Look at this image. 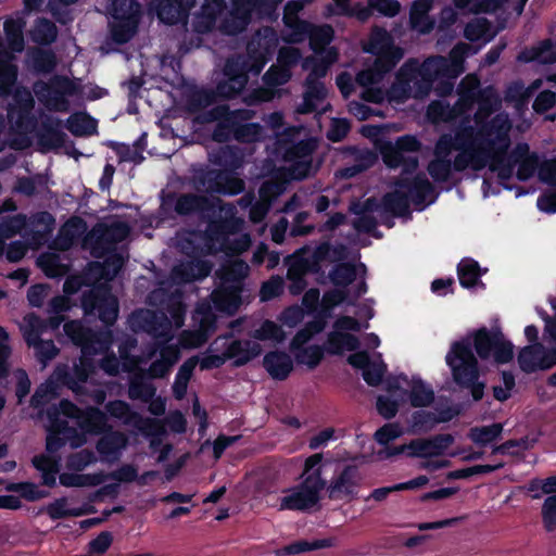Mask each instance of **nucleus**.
<instances>
[{
    "instance_id": "f257e3e1",
    "label": "nucleus",
    "mask_w": 556,
    "mask_h": 556,
    "mask_svg": "<svg viewBox=\"0 0 556 556\" xmlns=\"http://www.w3.org/2000/svg\"><path fill=\"white\" fill-rule=\"evenodd\" d=\"M80 306L86 318H98L104 328L93 330L79 320L66 321L63 326L64 333L73 344L80 348L81 356L72 369L67 365H58L52 374L59 384L67 387L77 395L86 393L84 383L96 369L92 356L106 353L111 349L114 340L111 327L116 323L119 313L118 300L106 285L85 291L80 298Z\"/></svg>"
},
{
    "instance_id": "f03ea898",
    "label": "nucleus",
    "mask_w": 556,
    "mask_h": 556,
    "mask_svg": "<svg viewBox=\"0 0 556 556\" xmlns=\"http://www.w3.org/2000/svg\"><path fill=\"white\" fill-rule=\"evenodd\" d=\"M510 129L511 123L508 116L504 113H498L492 117V123L480 130V136L482 137L495 135L492 139L484 138L489 144L495 148L489 169L497 174L500 182L506 189H510L505 182L511 179L516 166L517 179L527 181L533 177L540 164L538 154L530 151L527 142H518L509 150L511 144Z\"/></svg>"
},
{
    "instance_id": "7ed1b4c3",
    "label": "nucleus",
    "mask_w": 556,
    "mask_h": 556,
    "mask_svg": "<svg viewBox=\"0 0 556 556\" xmlns=\"http://www.w3.org/2000/svg\"><path fill=\"white\" fill-rule=\"evenodd\" d=\"M463 71L464 59L454 48L450 52V59L442 55H432L420 65L414 66L413 61H409L400 70L399 75L413 89L414 98L421 99L431 92L437 80H441L440 94L450 93L453 89V83L450 79L457 78Z\"/></svg>"
},
{
    "instance_id": "20e7f679",
    "label": "nucleus",
    "mask_w": 556,
    "mask_h": 556,
    "mask_svg": "<svg viewBox=\"0 0 556 556\" xmlns=\"http://www.w3.org/2000/svg\"><path fill=\"white\" fill-rule=\"evenodd\" d=\"M264 31L266 35L263 38L258 37L248 43V58L237 55L227 59L224 66L226 79L217 84L219 97L229 100L237 98L248 84L249 73L258 74L262 71L277 46L274 30L267 27Z\"/></svg>"
},
{
    "instance_id": "39448f33",
    "label": "nucleus",
    "mask_w": 556,
    "mask_h": 556,
    "mask_svg": "<svg viewBox=\"0 0 556 556\" xmlns=\"http://www.w3.org/2000/svg\"><path fill=\"white\" fill-rule=\"evenodd\" d=\"M445 361L451 368L454 382L460 389L469 390L473 401H481L485 383L479 380V363L472 352L470 341L467 339L455 341L446 354Z\"/></svg>"
},
{
    "instance_id": "423d86ee",
    "label": "nucleus",
    "mask_w": 556,
    "mask_h": 556,
    "mask_svg": "<svg viewBox=\"0 0 556 556\" xmlns=\"http://www.w3.org/2000/svg\"><path fill=\"white\" fill-rule=\"evenodd\" d=\"M214 207L213 201L206 195L169 191L167 193L162 192L159 212L163 219H172L175 215L203 216L213 212Z\"/></svg>"
},
{
    "instance_id": "0eeeda50",
    "label": "nucleus",
    "mask_w": 556,
    "mask_h": 556,
    "mask_svg": "<svg viewBox=\"0 0 556 556\" xmlns=\"http://www.w3.org/2000/svg\"><path fill=\"white\" fill-rule=\"evenodd\" d=\"M472 346L482 361L493 358L497 365H505L514 359V344L507 340L500 328L481 327L472 334Z\"/></svg>"
},
{
    "instance_id": "6e6552de",
    "label": "nucleus",
    "mask_w": 556,
    "mask_h": 556,
    "mask_svg": "<svg viewBox=\"0 0 556 556\" xmlns=\"http://www.w3.org/2000/svg\"><path fill=\"white\" fill-rule=\"evenodd\" d=\"M33 90L38 101L51 112H67L70 102L66 96L77 93L76 84L63 75H54L48 81L37 80Z\"/></svg>"
},
{
    "instance_id": "1a4fd4ad",
    "label": "nucleus",
    "mask_w": 556,
    "mask_h": 556,
    "mask_svg": "<svg viewBox=\"0 0 556 556\" xmlns=\"http://www.w3.org/2000/svg\"><path fill=\"white\" fill-rule=\"evenodd\" d=\"M129 233L130 227L125 222L98 223L86 235L84 244L90 248L93 257L102 258L114 252L116 244L126 240Z\"/></svg>"
},
{
    "instance_id": "9d476101",
    "label": "nucleus",
    "mask_w": 556,
    "mask_h": 556,
    "mask_svg": "<svg viewBox=\"0 0 556 556\" xmlns=\"http://www.w3.org/2000/svg\"><path fill=\"white\" fill-rule=\"evenodd\" d=\"M493 112L491 104L485 100H480L478 104V110L475 114L476 123L479 125L477 131H475L473 127L465 126L460 127L456 130L454 137H452V142L454 143V150H463V151H479L483 150L484 152H495V148L485 141V137L480 136V130L483 127H486L490 123H492V118L486 122H482V118L488 117ZM494 135L486 137L488 139H492Z\"/></svg>"
},
{
    "instance_id": "9b49d317",
    "label": "nucleus",
    "mask_w": 556,
    "mask_h": 556,
    "mask_svg": "<svg viewBox=\"0 0 556 556\" xmlns=\"http://www.w3.org/2000/svg\"><path fill=\"white\" fill-rule=\"evenodd\" d=\"M316 149V143L311 140H300L288 143L282 153V161L288 163V167H281L290 179L302 181L306 179L313 168L312 155Z\"/></svg>"
},
{
    "instance_id": "f8f14e48",
    "label": "nucleus",
    "mask_w": 556,
    "mask_h": 556,
    "mask_svg": "<svg viewBox=\"0 0 556 556\" xmlns=\"http://www.w3.org/2000/svg\"><path fill=\"white\" fill-rule=\"evenodd\" d=\"M394 186L408 195L409 203H413L417 211H422L433 204L439 197L435 187L422 172L414 176L400 175L394 180Z\"/></svg>"
},
{
    "instance_id": "ddd939ff",
    "label": "nucleus",
    "mask_w": 556,
    "mask_h": 556,
    "mask_svg": "<svg viewBox=\"0 0 556 556\" xmlns=\"http://www.w3.org/2000/svg\"><path fill=\"white\" fill-rule=\"evenodd\" d=\"M239 112L230 110L227 104L215 105L201 114L195 119L200 124L216 123L212 139L218 143H225L233 139L235 118Z\"/></svg>"
},
{
    "instance_id": "4468645a",
    "label": "nucleus",
    "mask_w": 556,
    "mask_h": 556,
    "mask_svg": "<svg viewBox=\"0 0 556 556\" xmlns=\"http://www.w3.org/2000/svg\"><path fill=\"white\" fill-rule=\"evenodd\" d=\"M361 476L357 466L345 465L343 469L332 478L327 486V495L331 501H352L357 497Z\"/></svg>"
},
{
    "instance_id": "2eb2a0df",
    "label": "nucleus",
    "mask_w": 556,
    "mask_h": 556,
    "mask_svg": "<svg viewBox=\"0 0 556 556\" xmlns=\"http://www.w3.org/2000/svg\"><path fill=\"white\" fill-rule=\"evenodd\" d=\"M198 0H152L151 9L155 11L160 22L173 26L187 27L190 11Z\"/></svg>"
},
{
    "instance_id": "dca6fc26",
    "label": "nucleus",
    "mask_w": 556,
    "mask_h": 556,
    "mask_svg": "<svg viewBox=\"0 0 556 556\" xmlns=\"http://www.w3.org/2000/svg\"><path fill=\"white\" fill-rule=\"evenodd\" d=\"M252 7L249 0H232L228 15L220 23V30L228 36L243 33L252 21Z\"/></svg>"
},
{
    "instance_id": "f3484780",
    "label": "nucleus",
    "mask_w": 556,
    "mask_h": 556,
    "mask_svg": "<svg viewBox=\"0 0 556 556\" xmlns=\"http://www.w3.org/2000/svg\"><path fill=\"white\" fill-rule=\"evenodd\" d=\"M62 122L58 117L46 116L36 131L37 143L41 152L60 149L67 138L61 129Z\"/></svg>"
},
{
    "instance_id": "a211bd4d",
    "label": "nucleus",
    "mask_w": 556,
    "mask_h": 556,
    "mask_svg": "<svg viewBox=\"0 0 556 556\" xmlns=\"http://www.w3.org/2000/svg\"><path fill=\"white\" fill-rule=\"evenodd\" d=\"M454 443L450 433L435 434L429 439H414L409 442L408 457L428 458L442 455Z\"/></svg>"
},
{
    "instance_id": "6ab92c4d",
    "label": "nucleus",
    "mask_w": 556,
    "mask_h": 556,
    "mask_svg": "<svg viewBox=\"0 0 556 556\" xmlns=\"http://www.w3.org/2000/svg\"><path fill=\"white\" fill-rule=\"evenodd\" d=\"M212 271V264L206 260L194 258L176 265L172 278L178 283H189L206 278Z\"/></svg>"
},
{
    "instance_id": "aec40b11",
    "label": "nucleus",
    "mask_w": 556,
    "mask_h": 556,
    "mask_svg": "<svg viewBox=\"0 0 556 556\" xmlns=\"http://www.w3.org/2000/svg\"><path fill=\"white\" fill-rule=\"evenodd\" d=\"M458 154L452 161L453 170L462 173L467 168H471L476 172L482 170L485 166L489 167L492 162L494 152L479 151H463L457 150Z\"/></svg>"
},
{
    "instance_id": "412c9836",
    "label": "nucleus",
    "mask_w": 556,
    "mask_h": 556,
    "mask_svg": "<svg viewBox=\"0 0 556 556\" xmlns=\"http://www.w3.org/2000/svg\"><path fill=\"white\" fill-rule=\"evenodd\" d=\"M211 299L216 311L232 315L241 304V289L233 286L220 287L212 292Z\"/></svg>"
},
{
    "instance_id": "4be33fe9",
    "label": "nucleus",
    "mask_w": 556,
    "mask_h": 556,
    "mask_svg": "<svg viewBox=\"0 0 556 556\" xmlns=\"http://www.w3.org/2000/svg\"><path fill=\"white\" fill-rule=\"evenodd\" d=\"M263 366L275 380H286L293 369L289 354L283 351H270L263 358Z\"/></svg>"
},
{
    "instance_id": "5701e85b",
    "label": "nucleus",
    "mask_w": 556,
    "mask_h": 556,
    "mask_svg": "<svg viewBox=\"0 0 556 556\" xmlns=\"http://www.w3.org/2000/svg\"><path fill=\"white\" fill-rule=\"evenodd\" d=\"M262 348L257 342L250 340H233L226 348V357L233 359L236 367H241L257 357Z\"/></svg>"
},
{
    "instance_id": "b1692460",
    "label": "nucleus",
    "mask_w": 556,
    "mask_h": 556,
    "mask_svg": "<svg viewBox=\"0 0 556 556\" xmlns=\"http://www.w3.org/2000/svg\"><path fill=\"white\" fill-rule=\"evenodd\" d=\"M77 426L84 433L100 435L110 429L111 425H109L108 416L104 412L96 406H88L83 409Z\"/></svg>"
},
{
    "instance_id": "393cba45",
    "label": "nucleus",
    "mask_w": 556,
    "mask_h": 556,
    "mask_svg": "<svg viewBox=\"0 0 556 556\" xmlns=\"http://www.w3.org/2000/svg\"><path fill=\"white\" fill-rule=\"evenodd\" d=\"M31 240L41 244L51 236L55 227V218L48 211H39L27 217Z\"/></svg>"
},
{
    "instance_id": "a878e982",
    "label": "nucleus",
    "mask_w": 556,
    "mask_h": 556,
    "mask_svg": "<svg viewBox=\"0 0 556 556\" xmlns=\"http://www.w3.org/2000/svg\"><path fill=\"white\" fill-rule=\"evenodd\" d=\"M382 161L391 169L402 168L401 175H413L418 167V159L403 154L394 144H387L382 151Z\"/></svg>"
},
{
    "instance_id": "bb28decb",
    "label": "nucleus",
    "mask_w": 556,
    "mask_h": 556,
    "mask_svg": "<svg viewBox=\"0 0 556 556\" xmlns=\"http://www.w3.org/2000/svg\"><path fill=\"white\" fill-rule=\"evenodd\" d=\"M101 438L97 442V451L103 457L117 458L119 452L127 446L128 438L118 430H113L112 426L105 432L101 433Z\"/></svg>"
},
{
    "instance_id": "cd10ccee",
    "label": "nucleus",
    "mask_w": 556,
    "mask_h": 556,
    "mask_svg": "<svg viewBox=\"0 0 556 556\" xmlns=\"http://www.w3.org/2000/svg\"><path fill=\"white\" fill-rule=\"evenodd\" d=\"M485 273L486 268L482 269L480 264L471 257L462 258L457 265L459 285L465 289H471L477 286L484 287L481 277Z\"/></svg>"
},
{
    "instance_id": "c85d7f7f",
    "label": "nucleus",
    "mask_w": 556,
    "mask_h": 556,
    "mask_svg": "<svg viewBox=\"0 0 556 556\" xmlns=\"http://www.w3.org/2000/svg\"><path fill=\"white\" fill-rule=\"evenodd\" d=\"M134 317L143 331L155 338L162 337L169 327V321L163 313L146 309L134 314Z\"/></svg>"
},
{
    "instance_id": "c756f323",
    "label": "nucleus",
    "mask_w": 556,
    "mask_h": 556,
    "mask_svg": "<svg viewBox=\"0 0 556 556\" xmlns=\"http://www.w3.org/2000/svg\"><path fill=\"white\" fill-rule=\"evenodd\" d=\"M381 206L384 212L390 213L394 217H412L408 195L402 189L396 188L393 191L387 192L381 199Z\"/></svg>"
},
{
    "instance_id": "7c9ffc66",
    "label": "nucleus",
    "mask_w": 556,
    "mask_h": 556,
    "mask_svg": "<svg viewBox=\"0 0 556 556\" xmlns=\"http://www.w3.org/2000/svg\"><path fill=\"white\" fill-rule=\"evenodd\" d=\"M235 118L233 139L241 143H252L260 139L262 127L258 123H244L249 118L247 110L238 109Z\"/></svg>"
},
{
    "instance_id": "2f4dec72",
    "label": "nucleus",
    "mask_w": 556,
    "mask_h": 556,
    "mask_svg": "<svg viewBox=\"0 0 556 556\" xmlns=\"http://www.w3.org/2000/svg\"><path fill=\"white\" fill-rule=\"evenodd\" d=\"M361 345L358 338L355 334L342 331H331L328 333L324 348V353L330 355H341L344 350L356 351Z\"/></svg>"
},
{
    "instance_id": "473e14b6",
    "label": "nucleus",
    "mask_w": 556,
    "mask_h": 556,
    "mask_svg": "<svg viewBox=\"0 0 556 556\" xmlns=\"http://www.w3.org/2000/svg\"><path fill=\"white\" fill-rule=\"evenodd\" d=\"M65 127L75 137H90L98 132V121L87 112H75L66 119Z\"/></svg>"
},
{
    "instance_id": "72a5a7b5",
    "label": "nucleus",
    "mask_w": 556,
    "mask_h": 556,
    "mask_svg": "<svg viewBox=\"0 0 556 556\" xmlns=\"http://www.w3.org/2000/svg\"><path fill=\"white\" fill-rule=\"evenodd\" d=\"M318 500L308 491L296 485L290 490V494L281 498L280 509L305 511L318 504Z\"/></svg>"
},
{
    "instance_id": "f704fd0d",
    "label": "nucleus",
    "mask_w": 556,
    "mask_h": 556,
    "mask_svg": "<svg viewBox=\"0 0 556 556\" xmlns=\"http://www.w3.org/2000/svg\"><path fill=\"white\" fill-rule=\"evenodd\" d=\"M58 34L56 25L47 17H37L29 30L31 41L42 47H49L55 42Z\"/></svg>"
},
{
    "instance_id": "c9c22d12",
    "label": "nucleus",
    "mask_w": 556,
    "mask_h": 556,
    "mask_svg": "<svg viewBox=\"0 0 556 556\" xmlns=\"http://www.w3.org/2000/svg\"><path fill=\"white\" fill-rule=\"evenodd\" d=\"M269 176L270 178L263 181L258 190L263 199L280 195L286 190L287 185L292 180L282 168L276 166H273Z\"/></svg>"
},
{
    "instance_id": "e433bc0d",
    "label": "nucleus",
    "mask_w": 556,
    "mask_h": 556,
    "mask_svg": "<svg viewBox=\"0 0 556 556\" xmlns=\"http://www.w3.org/2000/svg\"><path fill=\"white\" fill-rule=\"evenodd\" d=\"M218 92L217 89L198 88L190 91L186 97L187 110L192 113L201 114L206 111L210 105L215 103Z\"/></svg>"
},
{
    "instance_id": "4c0bfd02",
    "label": "nucleus",
    "mask_w": 556,
    "mask_h": 556,
    "mask_svg": "<svg viewBox=\"0 0 556 556\" xmlns=\"http://www.w3.org/2000/svg\"><path fill=\"white\" fill-rule=\"evenodd\" d=\"M544 345L542 343L523 346L518 354V365L526 374H533L541 370V359Z\"/></svg>"
},
{
    "instance_id": "58836bf2",
    "label": "nucleus",
    "mask_w": 556,
    "mask_h": 556,
    "mask_svg": "<svg viewBox=\"0 0 556 556\" xmlns=\"http://www.w3.org/2000/svg\"><path fill=\"white\" fill-rule=\"evenodd\" d=\"M211 160L214 164L223 167L222 170L233 172L242 166L243 155L239 148L225 146L215 151Z\"/></svg>"
},
{
    "instance_id": "ea45409f",
    "label": "nucleus",
    "mask_w": 556,
    "mask_h": 556,
    "mask_svg": "<svg viewBox=\"0 0 556 556\" xmlns=\"http://www.w3.org/2000/svg\"><path fill=\"white\" fill-rule=\"evenodd\" d=\"M178 352L172 346H166L161 350V358L153 361L148 368V376L151 379L165 378L170 367L176 363Z\"/></svg>"
},
{
    "instance_id": "a19ab883",
    "label": "nucleus",
    "mask_w": 556,
    "mask_h": 556,
    "mask_svg": "<svg viewBox=\"0 0 556 556\" xmlns=\"http://www.w3.org/2000/svg\"><path fill=\"white\" fill-rule=\"evenodd\" d=\"M156 394L155 386L143 375L134 376L128 386V397L132 401L150 402Z\"/></svg>"
},
{
    "instance_id": "79ce46f5",
    "label": "nucleus",
    "mask_w": 556,
    "mask_h": 556,
    "mask_svg": "<svg viewBox=\"0 0 556 556\" xmlns=\"http://www.w3.org/2000/svg\"><path fill=\"white\" fill-rule=\"evenodd\" d=\"M25 21L18 18H7L3 24V29L9 48L13 52H22L25 47L23 29L25 27Z\"/></svg>"
},
{
    "instance_id": "37998d69",
    "label": "nucleus",
    "mask_w": 556,
    "mask_h": 556,
    "mask_svg": "<svg viewBox=\"0 0 556 556\" xmlns=\"http://www.w3.org/2000/svg\"><path fill=\"white\" fill-rule=\"evenodd\" d=\"M198 364L197 357H190L179 367L173 383V395L176 400H182L187 394L188 383Z\"/></svg>"
},
{
    "instance_id": "c03bdc74",
    "label": "nucleus",
    "mask_w": 556,
    "mask_h": 556,
    "mask_svg": "<svg viewBox=\"0 0 556 556\" xmlns=\"http://www.w3.org/2000/svg\"><path fill=\"white\" fill-rule=\"evenodd\" d=\"M375 56L376 59L372 63L375 70L378 71L380 76H384L400 63L404 56V51L401 47L393 45Z\"/></svg>"
},
{
    "instance_id": "a18cd8bd",
    "label": "nucleus",
    "mask_w": 556,
    "mask_h": 556,
    "mask_svg": "<svg viewBox=\"0 0 556 556\" xmlns=\"http://www.w3.org/2000/svg\"><path fill=\"white\" fill-rule=\"evenodd\" d=\"M224 170L201 168L194 173L193 180L197 189L204 188L207 193L219 194Z\"/></svg>"
},
{
    "instance_id": "49530a36",
    "label": "nucleus",
    "mask_w": 556,
    "mask_h": 556,
    "mask_svg": "<svg viewBox=\"0 0 556 556\" xmlns=\"http://www.w3.org/2000/svg\"><path fill=\"white\" fill-rule=\"evenodd\" d=\"M29 58L33 70L38 74H50L58 64L56 55L51 49L34 48Z\"/></svg>"
},
{
    "instance_id": "de8ad7c7",
    "label": "nucleus",
    "mask_w": 556,
    "mask_h": 556,
    "mask_svg": "<svg viewBox=\"0 0 556 556\" xmlns=\"http://www.w3.org/2000/svg\"><path fill=\"white\" fill-rule=\"evenodd\" d=\"M434 401L433 389L426 384L421 378L413 377L410 383L409 402L413 407H426Z\"/></svg>"
},
{
    "instance_id": "09e8293b",
    "label": "nucleus",
    "mask_w": 556,
    "mask_h": 556,
    "mask_svg": "<svg viewBox=\"0 0 556 556\" xmlns=\"http://www.w3.org/2000/svg\"><path fill=\"white\" fill-rule=\"evenodd\" d=\"M86 230V223L81 217L72 216L61 227L59 231V243L62 250L71 248L74 240Z\"/></svg>"
},
{
    "instance_id": "8fccbe9b",
    "label": "nucleus",
    "mask_w": 556,
    "mask_h": 556,
    "mask_svg": "<svg viewBox=\"0 0 556 556\" xmlns=\"http://www.w3.org/2000/svg\"><path fill=\"white\" fill-rule=\"evenodd\" d=\"M135 427L146 437H151L150 446L155 450L161 445V437L164 434L165 429L160 420L153 418H143L139 415L132 422Z\"/></svg>"
},
{
    "instance_id": "3c124183",
    "label": "nucleus",
    "mask_w": 556,
    "mask_h": 556,
    "mask_svg": "<svg viewBox=\"0 0 556 556\" xmlns=\"http://www.w3.org/2000/svg\"><path fill=\"white\" fill-rule=\"evenodd\" d=\"M111 25V39L117 45H125L136 35L138 18L114 20Z\"/></svg>"
},
{
    "instance_id": "603ef678",
    "label": "nucleus",
    "mask_w": 556,
    "mask_h": 556,
    "mask_svg": "<svg viewBox=\"0 0 556 556\" xmlns=\"http://www.w3.org/2000/svg\"><path fill=\"white\" fill-rule=\"evenodd\" d=\"M33 108L34 100L30 97L18 105L14 123L16 129L23 134L33 132L38 125L36 116L31 113Z\"/></svg>"
},
{
    "instance_id": "864d4df0",
    "label": "nucleus",
    "mask_w": 556,
    "mask_h": 556,
    "mask_svg": "<svg viewBox=\"0 0 556 556\" xmlns=\"http://www.w3.org/2000/svg\"><path fill=\"white\" fill-rule=\"evenodd\" d=\"M17 79V66L8 52L0 51V93H7Z\"/></svg>"
},
{
    "instance_id": "5fc2aeb1",
    "label": "nucleus",
    "mask_w": 556,
    "mask_h": 556,
    "mask_svg": "<svg viewBox=\"0 0 556 556\" xmlns=\"http://www.w3.org/2000/svg\"><path fill=\"white\" fill-rule=\"evenodd\" d=\"M393 45L394 41L390 33L383 27L375 26L370 31L368 43L364 47V51L376 55Z\"/></svg>"
},
{
    "instance_id": "6e6d98bb",
    "label": "nucleus",
    "mask_w": 556,
    "mask_h": 556,
    "mask_svg": "<svg viewBox=\"0 0 556 556\" xmlns=\"http://www.w3.org/2000/svg\"><path fill=\"white\" fill-rule=\"evenodd\" d=\"M503 432V425L494 422L489 426L473 427L470 429L469 438L473 443L480 446H486L497 440Z\"/></svg>"
},
{
    "instance_id": "4d7b16f0",
    "label": "nucleus",
    "mask_w": 556,
    "mask_h": 556,
    "mask_svg": "<svg viewBox=\"0 0 556 556\" xmlns=\"http://www.w3.org/2000/svg\"><path fill=\"white\" fill-rule=\"evenodd\" d=\"M334 545V539L332 538H326V539H318L314 540L312 542L306 540H300L295 541L282 548V553L285 555H298L301 553L309 552V551H316L320 548H329Z\"/></svg>"
},
{
    "instance_id": "13d9d810",
    "label": "nucleus",
    "mask_w": 556,
    "mask_h": 556,
    "mask_svg": "<svg viewBox=\"0 0 556 556\" xmlns=\"http://www.w3.org/2000/svg\"><path fill=\"white\" fill-rule=\"evenodd\" d=\"M195 315L199 317L200 331L205 336H210L217 329V316L214 307L208 302L198 304Z\"/></svg>"
},
{
    "instance_id": "bf43d9fd",
    "label": "nucleus",
    "mask_w": 556,
    "mask_h": 556,
    "mask_svg": "<svg viewBox=\"0 0 556 556\" xmlns=\"http://www.w3.org/2000/svg\"><path fill=\"white\" fill-rule=\"evenodd\" d=\"M309 46L314 51H320L331 43L334 37L332 26L325 24L319 26L312 25L308 33Z\"/></svg>"
},
{
    "instance_id": "052dcab7",
    "label": "nucleus",
    "mask_w": 556,
    "mask_h": 556,
    "mask_svg": "<svg viewBox=\"0 0 556 556\" xmlns=\"http://www.w3.org/2000/svg\"><path fill=\"white\" fill-rule=\"evenodd\" d=\"M427 170L435 182H447L453 172L452 160L448 157H434L428 163Z\"/></svg>"
},
{
    "instance_id": "680f3d73",
    "label": "nucleus",
    "mask_w": 556,
    "mask_h": 556,
    "mask_svg": "<svg viewBox=\"0 0 556 556\" xmlns=\"http://www.w3.org/2000/svg\"><path fill=\"white\" fill-rule=\"evenodd\" d=\"M105 412L113 418L123 420L124 424L130 425L139 414L134 412L130 405L122 400H113L105 404Z\"/></svg>"
},
{
    "instance_id": "e2e57ef3",
    "label": "nucleus",
    "mask_w": 556,
    "mask_h": 556,
    "mask_svg": "<svg viewBox=\"0 0 556 556\" xmlns=\"http://www.w3.org/2000/svg\"><path fill=\"white\" fill-rule=\"evenodd\" d=\"M331 282L337 287H348L356 278V268L351 263H339L329 273Z\"/></svg>"
},
{
    "instance_id": "0e129e2a",
    "label": "nucleus",
    "mask_w": 556,
    "mask_h": 556,
    "mask_svg": "<svg viewBox=\"0 0 556 556\" xmlns=\"http://www.w3.org/2000/svg\"><path fill=\"white\" fill-rule=\"evenodd\" d=\"M140 5L137 0H112L111 16L113 20L138 18Z\"/></svg>"
},
{
    "instance_id": "69168bd1",
    "label": "nucleus",
    "mask_w": 556,
    "mask_h": 556,
    "mask_svg": "<svg viewBox=\"0 0 556 556\" xmlns=\"http://www.w3.org/2000/svg\"><path fill=\"white\" fill-rule=\"evenodd\" d=\"M324 348L318 344L305 346L294 353L296 363L304 364L309 369L316 368L324 359Z\"/></svg>"
},
{
    "instance_id": "338daca9",
    "label": "nucleus",
    "mask_w": 556,
    "mask_h": 556,
    "mask_svg": "<svg viewBox=\"0 0 556 556\" xmlns=\"http://www.w3.org/2000/svg\"><path fill=\"white\" fill-rule=\"evenodd\" d=\"M58 384L59 383L52 377L40 384L30 397V406L34 408L45 406L51 397L58 395Z\"/></svg>"
},
{
    "instance_id": "774afa93",
    "label": "nucleus",
    "mask_w": 556,
    "mask_h": 556,
    "mask_svg": "<svg viewBox=\"0 0 556 556\" xmlns=\"http://www.w3.org/2000/svg\"><path fill=\"white\" fill-rule=\"evenodd\" d=\"M27 226V216L16 214L2 218L0 222V238L9 239L21 232Z\"/></svg>"
}]
</instances>
